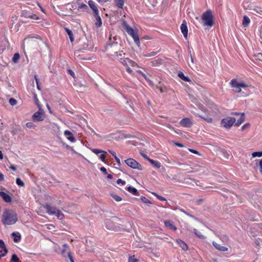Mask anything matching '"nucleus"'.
I'll return each mask as SVG.
<instances>
[{"instance_id": "nucleus-14", "label": "nucleus", "mask_w": 262, "mask_h": 262, "mask_svg": "<svg viewBox=\"0 0 262 262\" xmlns=\"http://www.w3.org/2000/svg\"><path fill=\"white\" fill-rule=\"evenodd\" d=\"M33 119L35 121H40L43 120V117L42 113L38 111L33 115Z\"/></svg>"}, {"instance_id": "nucleus-27", "label": "nucleus", "mask_w": 262, "mask_h": 262, "mask_svg": "<svg viewBox=\"0 0 262 262\" xmlns=\"http://www.w3.org/2000/svg\"><path fill=\"white\" fill-rule=\"evenodd\" d=\"M96 16V22L95 23L96 26L97 27H100L102 25L101 19L99 15V13L97 15H95Z\"/></svg>"}, {"instance_id": "nucleus-22", "label": "nucleus", "mask_w": 262, "mask_h": 262, "mask_svg": "<svg viewBox=\"0 0 262 262\" xmlns=\"http://www.w3.org/2000/svg\"><path fill=\"white\" fill-rule=\"evenodd\" d=\"M178 76L180 78L185 81L189 82L191 81L190 79L188 77L185 76L184 73L182 72H179Z\"/></svg>"}, {"instance_id": "nucleus-54", "label": "nucleus", "mask_w": 262, "mask_h": 262, "mask_svg": "<svg viewBox=\"0 0 262 262\" xmlns=\"http://www.w3.org/2000/svg\"><path fill=\"white\" fill-rule=\"evenodd\" d=\"M114 56L116 57L119 60L120 58H122L121 53L118 54L117 52H115Z\"/></svg>"}, {"instance_id": "nucleus-10", "label": "nucleus", "mask_w": 262, "mask_h": 262, "mask_svg": "<svg viewBox=\"0 0 262 262\" xmlns=\"http://www.w3.org/2000/svg\"><path fill=\"white\" fill-rule=\"evenodd\" d=\"M23 16L25 18H31L35 20L39 19V17L37 16L36 14L31 13L28 11H24L23 13Z\"/></svg>"}, {"instance_id": "nucleus-49", "label": "nucleus", "mask_w": 262, "mask_h": 262, "mask_svg": "<svg viewBox=\"0 0 262 262\" xmlns=\"http://www.w3.org/2000/svg\"><path fill=\"white\" fill-rule=\"evenodd\" d=\"M6 248V245L2 239H0V248L3 249Z\"/></svg>"}, {"instance_id": "nucleus-13", "label": "nucleus", "mask_w": 262, "mask_h": 262, "mask_svg": "<svg viewBox=\"0 0 262 262\" xmlns=\"http://www.w3.org/2000/svg\"><path fill=\"white\" fill-rule=\"evenodd\" d=\"M64 135L67 137V139L72 142L75 141V139L73 134L69 130H66L64 132Z\"/></svg>"}, {"instance_id": "nucleus-31", "label": "nucleus", "mask_w": 262, "mask_h": 262, "mask_svg": "<svg viewBox=\"0 0 262 262\" xmlns=\"http://www.w3.org/2000/svg\"><path fill=\"white\" fill-rule=\"evenodd\" d=\"M19 59H20V55H19V53H16L14 54L12 60L14 63H17L18 62V61L19 60Z\"/></svg>"}, {"instance_id": "nucleus-63", "label": "nucleus", "mask_w": 262, "mask_h": 262, "mask_svg": "<svg viewBox=\"0 0 262 262\" xmlns=\"http://www.w3.org/2000/svg\"><path fill=\"white\" fill-rule=\"evenodd\" d=\"M108 151L111 154V155L115 158V156H117L115 151L109 150Z\"/></svg>"}, {"instance_id": "nucleus-58", "label": "nucleus", "mask_w": 262, "mask_h": 262, "mask_svg": "<svg viewBox=\"0 0 262 262\" xmlns=\"http://www.w3.org/2000/svg\"><path fill=\"white\" fill-rule=\"evenodd\" d=\"M99 158L102 161H104L106 158V156L104 154H101Z\"/></svg>"}, {"instance_id": "nucleus-23", "label": "nucleus", "mask_w": 262, "mask_h": 262, "mask_svg": "<svg viewBox=\"0 0 262 262\" xmlns=\"http://www.w3.org/2000/svg\"><path fill=\"white\" fill-rule=\"evenodd\" d=\"M250 23V18L246 15H244L242 21V25L244 27H247Z\"/></svg>"}, {"instance_id": "nucleus-45", "label": "nucleus", "mask_w": 262, "mask_h": 262, "mask_svg": "<svg viewBox=\"0 0 262 262\" xmlns=\"http://www.w3.org/2000/svg\"><path fill=\"white\" fill-rule=\"evenodd\" d=\"M126 71L131 75L134 76V74L133 73V71L130 68L129 66L126 67Z\"/></svg>"}, {"instance_id": "nucleus-51", "label": "nucleus", "mask_w": 262, "mask_h": 262, "mask_svg": "<svg viewBox=\"0 0 262 262\" xmlns=\"http://www.w3.org/2000/svg\"><path fill=\"white\" fill-rule=\"evenodd\" d=\"M34 101H35V103L37 105H39V100L37 97V95L36 94H34Z\"/></svg>"}, {"instance_id": "nucleus-46", "label": "nucleus", "mask_w": 262, "mask_h": 262, "mask_svg": "<svg viewBox=\"0 0 262 262\" xmlns=\"http://www.w3.org/2000/svg\"><path fill=\"white\" fill-rule=\"evenodd\" d=\"M157 54V52H151L150 53H147L146 55H145V56L146 57H151L155 56Z\"/></svg>"}, {"instance_id": "nucleus-62", "label": "nucleus", "mask_w": 262, "mask_h": 262, "mask_svg": "<svg viewBox=\"0 0 262 262\" xmlns=\"http://www.w3.org/2000/svg\"><path fill=\"white\" fill-rule=\"evenodd\" d=\"M68 72L73 77H75V74L73 71H72L71 70H69Z\"/></svg>"}, {"instance_id": "nucleus-59", "label": "nucleus", "mask_w": 262, "mask_h": 262, "mask_svg": "<svg viewBox=\"0 0 262 262\" xmlns=\"http://www.w3.org/2000/svg\"><path fill=\"white\" fill-rule=\"evenodd\" d=\"M259 171L262 174V159L259 161Z\"/></svg>"}, {"instance_id": "nucleus-42", "label": "nucleus", "mask_w": 262, "mask_h": 262, "mask_svg": "<svg viewBox=\"0 0 262 262\" xmlns=\"http://www.w3.org/2000/svg\"><path fill=\"white\" fill-rule=\"evenodd\" d=\"M4 252V253H2V250H0V253H1V254H0V258L2 257H4L5 256L7 253H8V250L7 249V248H3L2 249Z\"/></svg>"}, {"instance_id": "nucleus-57", "label": "nucleus", "mask_w": 262, "mask_h": 262, "mask_svg": "<svg viewBox=\"0 0 262 262\" xmlns=\"http://www.w3.org/2000/svg\"><path fill=\"white\" fill-rule=\"evenodd\" d=\"M100 171L103 172L105 174H107L106 169L104 167H102L100 169Z\"/></svg>"}, {"instance_id": "nucleus-35", "label": "nucleus", "mask_w": 262, "mask_h": 262, "mask_svg": "<svg viewBox=\"0 0 262 262\" xmlns=\"http://www.w3.org/2000/svg\"><path fill=\"white\" fill-rule=\"evenodd\" d=\"M111 195L117 202H120L122 200V198L119 195L114 194H111Z\"/></svg>"}, {"instance_id": "nucleus-26", "label": "nucleus", "mask_w": 262, "mask_h": 262, "mask_svg": "<svg viewBox=\"0 0 262 262\" xmlns=\"http://www.w3.org/2000/svg\"><path fill=\"white\" fill-rule=\"evenodd\" d=\"M194 233L200 238L205 239L206 237L196 229H193Z\"/></svg>"}, {"instance_id": "nucleus-17", "label": "nucleus", "mask_w": 262, "mask_h": 262, "mask_svg": "<svg viewBox=\"0 0 262 262\" xmlns=\"http://www.w3.org/2000/svg\"><path fill=\"white\" fill-rule=\"evenodd\" d=\"M177 243L184 250H187L188 249V246L187 244L183 241L180 239H177L176 240Z\"/></svg>"}, {"instance_id": "nucleus-56", "label": "nucleus", "mask_w": 262, "mask_h": 262, "mask_svg": "<svg viewBox=\"0 0 262 262\" xmlns=\"http://www.w3.org/2000/svg\"><path fill=\"white\" fill-rule=\"evenodd\" d=\"M188 149L192 153H193V154H196V155H200L199 152L198 151H196V150H195V149H191V148H189Z\"/></svg>"}, {"instance_id": "nucleus-11", "label": "nucleus", "mask_w": 262, "mask_h": 262, "mask_svg": "<svg viewBox=\"0 0 262 262\" xmlns=\"http://www.w3.org/2000/svg\"><path fill=\"white\" fill-rule=\"evenodd\" d=\"M180 29L184 37L185 38H187L188 35V28L186 21H184L183 23L181 24Z\"/></svg>"}, {"instance_id": "nucleus-37", "label": "nucleus", "mask_w": 262, "mask_h": 262, "mask_svg": "<svg viewBox=\"0 0 262 262\" xmlns=\"http://www.w3.org/2000/svg\"><path fill=\"white\" fill-rule=\"evenodd\" d=\"M16 183L17 185L21 187H23L25 185L24 183L21 180V179L19 178H17L16 179Z\"/></svg>"}, {"instance_id": "nucleus-61", "label": "nucleus", "mask_w": 262, "mask_h": 262, "mask_svg": "<svg viewBox=\"0 0 262 262\" xmlns=\"http://www.w3.org/2000/svg\"><path fill=\"white\" fill-rule=\"evenodd\" d=\"M115 159L119 165H121L120 159L117 157L115 156Z\"/></svg>"}, {"instance_id": "nucleus-38", "label": "nucleus", "mask_w": 262, "mask_h": 262, "mask_svg": "<svg viewBox=\"0 0 262 262\" xmlns=\"http://www.w3.org/2000/svg\"><path fill=\"white\" fill-rule=\"evenodd\" d=\"M252 155L253 157H262V151L253 152Z\"/></svg>"}, {"instance_id": "nucleus-4", "label": "nucleus", "mask_w": 262, "mask_h": 262, "mask_svg": "<svg viewBox=\"0 0 262 262\" xmlns=\"http://www.w3.org/2000/svg\"><path fill=\"white\" fill-rule=\"evenodd\" d=\"M230 84L231 87L234 88V91L236 93H240L242 91V88L246 89L248 87V85L245 82L238 81L235 78L231 80Z\"/></svg>"}, {"instance_id": "nucleus-53", "label": "nucleus", "mask_w": 262, "mask_h": 262, "mask_svg": "<svg viewBox=\"0 0 262 262\" xmlns=\"http://www.w3.org/2000/svg\"><path fill=\"white\" fill-rule=\"evenodd\" d=\"M117 183L118 184H121L122 185H125V182L124 181H123L122 180H121V179H119L117 180Z\"/></svg>"}, {"instance_id": "nucleus-24", "label": "nucleus", "mask_w": 262, "mask_h": 262, "mask_svg": "<svg viewBox=\"0 0 262 262\" xmlns=\"http://www.w3.org/2000/svg\"><path fill=\"white\" fill-rule=\"evenodd\" d=\"M65 30L69 37L71 42H73L74 40V37L72 31L67 28H65Z\"/></svg>"}, {"instance_id": "nucleus-28", "label": "nucleus", "mask_w": 262, "mask_h": 262, "mask_svg": "<svg viewBox=\"0 0 262 262\" xmlns=\"http://www.w3.org/2000/svg\"><path fill=\"white\" fill-rule=\"evenodd\" d=\"M149 162L155 167L157 168H160V167H161V164L160 163L157 161H155L154 160H152L151 159L150 160H149Z\"/></svg>"}, {"instance_id": "nucleus-34", "label": "nucleus", "mask_w": 262, "mask_h": 262, "mask_svg": "<svg viewBox=\"0 0 262 262\" xmlns=\"http://www.w3.org/2000/svg\"><path fill=\"white\" fill-rule=\"evenodd\" d=\"M128 262H139V260L135 255H132L129 257Z\"/></svg>"}, {"instance_id": "nucleus-33", "label": "nucleus", "mask_w": 262, "mask_h": 262, "mask_svg": "<svg viewBox=\"0 0 262 262\" xmlns=\"http://www.w3.org/2000/svg\"><path fill=\"white\" fill-rule=\"evenodd\" d=\"M141 200L142 201V202L145 204H151V202L150 201L147 199L146 198V197L144 196H141Z\"/></svg>"}, {"instance_id": "nucleus-52", "label": "nucleus", "mask_w": 262, "mask_h": 262, "mask_svg": "<svg viewBox=\"0 0 262 262\" xmlns=\"http://www.w3.org/2000/svg\"><path fill=\"white\" fill-rule=\"evenodd\" d=\"M35 80H36V84H37V88L39 90H41V88L40 86V85H39V83H38V79L37 77V76L35 75Z\"/></svg>"}, {"instance_id": "nucleus-25", "label": "nucleus", "mask_w": 262, "mask_h": 262, "mask_svg": "<svg viewBox=\"0 0 262 262\" xmlns=\"http://www.w3.org/2000/svg\"><path fill=\"white\" fill-rule=\"evenodd\" d=\"M245 120V118L244 116V114H242L240 118L237 120L235 124V126H238L240 125Z\"/></svg>"}, {"instance_id": "nucleus-29", "label": "nucleus", "mask_w": 262, "mask_h": 262, "mask_svg": "<svg viewBox=\"0 0 262 262\" xmlns=\"http://www.w3.org/2000/svg\"><path fill=\"white\" fill-rule=\"evenodd\" d=\"M55 215H56L57 218H58L59 220H62L64 218V215L63 213L58 209L56 210V213Z\"/></svg>"}, {"instance_id": "nucleus-60", "label": "nucleus", "mask_w": 262, "mask_h": 262, "mask_svg": "<svg viewBox=\"0 0 262 262\" xmlns=\"http://www.w3.org/2000/svg\"><path fill=\"white\" fill-rule=\"evenodd\" d=\"M173 143L177 146H178V147H184V145L182 144H181V143H177V142H174Z\"/></svg>"}, {"instance_id": "nucleus-6", "label": "nucleus", "mask_w": 262, "mask_h": 262, "mask_svg": "<svg viewBox=\"0 0 262 262\" xmlns=\"http://www.w3.org/2000/svg\"><path fill=\"white\" fill-rule=\"evenodd\" d=\"M63 247V249L61 251L62 255L64 257H68L71 262H74L69 245L67 244H64Z\"/></svg>"}, {"instance_id": "nucleus-43", "label": "nucleus", "mask_w": 262, "mask_h": 262, "mask_svg": "<svg viewBox=\"0 0 262 262\" xmlns=\"http://www.w3.org/2000/svg\"><path fill=\"white\" fill-rule=\"evenodd\" d=\"M9 103L11 105L14 106L17 104V101L14 98H11L9 99Z\"/></svg>"}, {"instance_id": "nucleus-3", "label": "nucleus", "mask_w": 262, "mask_h": 262, "mask_svg": "<svg viewBox=\"0 0 262 262\" xmlns=\"http://www.w3.org/2000/svg\"><path fill=\"white\" fill-rule=\"evenodd\" d=\"M122 25L127 33L133 37L135 43L138 46H139L140 40L137 30H134L133 28L130 27L125 21H123Z\"/></svg>"}, {"instance_id": "nucleus-9", "label": "nucleus", "mask_w": 262, "mask_h": 262, "mask_svg": "<svg viewBox=\"0 0 262 262\" xmlns=\"http://www.w3.org/2000/svg\"><path fill=\"white\" fill-rule=\"evenodd\" d=\"M45 208L47 211V212L50 215H54L56 213V208L55 207H52L49 204H46Z\"/></svg>"}, {"instance_id": "nucleus-39", "label": "nucleus", "mask_w": 262, "mask_h": 262, "mask_svg": "<svg viewBox=\"0 0 262 262\" xmlns=\"http://www.w3.org/2000/svg\"><path fill=\"white\" fill-rule=\"evenodd\" d=\"M11 260L13 262H20V260H19L18 257L15 254H14L12 255V257H11Z\"/></svg>"}, {"instance_id": "nucleus-50", "label": "nucleus", "mask_w": 262, "mask_h": 262, "mask_svg": "<svg viewBox=\"0 0 262 262\" xmlns=\"http://www.w3.org/2000/svg\"><path fill=\"white\" fill-rule=\"evenodd\" d=\"M220 238L222 241L224 242H227L228 241V237L226 235L221 236Z\"/></svg>"}, {"instance_id": "nucleus-21", "label": "nucleus", "mask_w": 262, "mask_h": 262, "mask_svg": "<svg viewBox=\"0 0 262 262\" xmlns=\"http://www.w3.org/2000/svg\"><path fill=\"white\" fill-rule=\"evenodd\" d=\"M120 61L121 63L125 67L128 66L129 65V62H130V59L128 58H120Z\"/></svg>"}, {"instance_id": "nucleus-2", "label": "nucleus", "mask_w": 262, "mask_h": 262, "mask_svg": "<svg viewBox=\"0 0 262 262\" xmlns=\"http://www.w3.org/2000/svg\"><path fill=\"white\" fill-rule=\"evenodd\" d=\"M201 17L204 26L209 28L213 26L214 24L213 16L210 10H208L203 13Z\"/></svg>"}, {"instance_id": "nucleus-18", "label": "nucleus", "mask_w": 262, "mask_h": 262, "mask_svg": "<svg viewBox=\"0 0 262 262\" xmlns=\"http://www.w3.org/2000/svg\"><path fill=\"white\" fill-rule=\"evenodd\" d=\"M164 225L166 227L170 229H172L173 230H177V227L173 225L172 222H171L170 221H165L164 222Z\"/></svg>"}, {"instance_id": "nucleus-55", "label": "nucleus", "mask_w": 262, "mask_h": 262, "mask_svg": "<svg viewBox=\"0 0 262 262\" xmlns=\"http://www.w3.org/2000/svg\"><path fill=\"white\" fill-rule=\"evenodd\" d=\"M129 66L132 67L137 66V64L134 61L130 60V62H129Z\"/></svg>"}, {"instance_id": "nucleus-40", "label": "nucleus", "mask_w": 262, "mask_h": 262, "mask_svg": "<svg viewBox=\"0 0 262 262\" xmlns=\"http://www.w3.org/2000/svg\"><path fill=\"white\" fill-rule=\"evenodd\" d=\"M198 116L200 117V118L203 119L204 120L206 121L207 122L210 123L212 121V119L210 117H203V116H202L201 115H198Z\"/></svg>"}, {"instance_id": "nucleus-36", "label": "nucleus", "mask_w": 262, "mask_h": 262, "mask_svg": "<svg viewBox=\"0 0 262 262\" xmlns=\"http://www.w3.org/2000/svg\"><path fill=\"white\" fill-rule=\"evenodd\" d=\"M106 224V227L107 228L113 229V226H111V224H113L110 220H107L106 222H105Z\"/></svg>"}, {"instance_id": "nucleus-19", "label": "nucleus", "mask_w": 262, "mask_h": 262, "mask_svg": "<svg viewBox=\"0 0 262 262\" xmlns=\"http://www.w3.org/2000/svg\"><path fill=\"white\" fill-rule=\"evenodd\" d=\"M12 236L14 237L13 241L15 243L19 242L21 239L20 234L18 232H13Z\"/></svg>"}, {"instance_id": "nucleus-8", "label": "nucleus", "mask_w": 262, "mask_h": 262, "mask_svg": "<svg viewBox=\"0 0 262 262\" xmlns=\"http://www.w3.org/2000/svg\"><path fill=\"white\" fill-rule=\"evenodd\" d=\"M180 124L184 127H190L192 126V122L189 118H185L180 121Z\"/></svg>"}, {"instance_id": "nucleus-12", "label": "nucleus", "mask_w": 262, "mask_h": 262, "mask_svg": "<svg viewBox=\"0 0 262 262\" xmlns=\"http://www.w3.org/2000/svg\"><path fill=\"white\" fill-rule=\"evenodd\" d=\"M0 196L7 203H10L12 202L11 197L8 194L5 193V192L1 191Z\"/></svg>"}, {"instance_id": "nucleus-41", "label": "nucleus", "mask_w": 262, "mask_h": 262, "mask_svg": "<svg viewBox=\"0 0 262 262\" xmlns=\"http://www.w3.org/2000/svg\"><path fill=\"white\" fill-rule=\"evenodd\" d=\"M155 196L157 197V199H158L160 201H166V199H165L164 197L158 194L157 193L155 192L152 193Z\"/></svg>"}, {"instance_id": "nucleus-48", "label": "nucleus", "mask_w": 262, "mask_h": 262, "mask_svg": "<svg viewBox=\"0 0 262 262\" xmlns=\"http://www.w3.org/2000/svg\"><path fill=\"white\" fill-rule=\"evenodd\" d=\"M140 154L141 155V156L146 160H147V161H148L149 162V160H151V159L149 158L147 156V155L144 154L143 152H140Z\"/></svg>"}, {"instance_id": "nucleus-47", "label": "nucleus", "mask_w": 262, "mask_h": 262, "mask_svg": "<svg viewBox=\"0 0 262 262\" xmlns=\"http://www.w3.org/2000/svg\"><path fill=\"white\" fill-rule=\"evenodd\" d=\"M78 9L86 10L88 9V6L85 4H81L79 6Z\"/></svg>"}, {"instance_id": "nucleus-20", "label": "nucleus", "mask_w": 262, "mask_h": 262, "mask_svg": "<svg viewBox=\"0 0 262 262\" xmlns=\"http://www.w3.org/2000/svg\"><path fill=\"white\" fill-rule=\"evenodd\" d=\"M127 190L128 192L132 193L135 195H139V192L137 189L132 186H128L127 188Z\"/></svg>"}, {"instance_id": "nucleus-15", "label": "nucleus", "mask_w": 262, "mask_h": 262, "mask_svg": "<svg viewBox=\"0 0 262 262\" xmlns=\"http://www.w3.org/2000/svg\"><path fill=\"white\" fill-rule=\"evenodd\" d=\"M212 244L214 246V247L217 250L222 251V252H225L228 250V248L226 247L225 246H222L220 244H217V243L215 242H212Z\"/></svg>"}, {"instance_id": "nucleus-32", "label": "nucleus", "mask_w": 262, "mask_h": 262, "mask_svg": "<svg viewBox=\"0 0 262 262\" xmlns=\"http://www.w3.org/2000/svg\"><path fill=\"white\" fill-rule=\"evenodd\" d=\"M91 150L93 153H94L96 155H98L99 154H100V153H105L106 152V151H105L104 150L97 149V148L92 149Z\"/></svg>"}, {"instance_id": "nucleus-16", "label": "nucleus", "mask_w": 262, "mask_h": 262, "mask_svg": "<svg viewBox=\"0 0 262 262\" xmlns=\"http://www.w3.org/2000/svg\"><path fill=\"white\" fill-rule=\"evenodd\" d=\"M89 5L90 8L93 10L95 15H97L99 13V11L95 5V3L93 1H89Z\"/></svg>"}, {"instance_id": "nucleus-44", "label": "nucleus", "mask_w": 262, "mask_h": 262, "mask_svg": "<svg viewBox=\"0 0 262 262\" xmlns=\"http://www.w3.org/2000/svg\"><path fill=\"white\" fill-rule=\"evenodd\" d=\"M26 126L29 128H34L35 127V125L32 122L27 123Z\"/></svg>"}, {"instance_id": "nucleus-7", "label": "nucleus", "mask_w": 262, "mask_h": 262, "mask_svg": "<svg viewBox=\"0 0 262 262\" xmlns=\"http://www.w3.org/2000/svg\"><path fill=\"white\" fill-rule=\"evenodd\" d=\"M124 161L125 163L130 167L138 170H142L141 165L133 159L129 158L125 160Z\"/></svg>"}, {"instance_id": "nucleus-30", "label": "nucleus", "mask_w": 262, "mask_h": 262, "mask_svg": "<svg viewBox=\"0 0 262 262\" xmlns=\"http://www.w3.org/2000/svg\"><path fill=\"white\" fill-rule=\"evenodd\" d=\"M116 5L119 8H123L124 1V0H115Z\"/></svg>"}, {"instance_id": "nucleus-64", "label": "nucleus", "mask_w": 262, "mask_h": 262, "mask_svg": "<svg viewBox=\"0 0 262 262\" xmlns=\"http://www.w3.org/2000/svg\"><path fill=\"white\" fill-rule=\"evenodd\" d=\"M10 168L14 171H15L16 170V167L15 166L12 165L10 166Z\"/></svg>"}, {"instance_id": "nucleus-5", "label": "nucleus", "mask_w": 262, "mask_h": 262, "mask_svg": "<svg viewBox=\"0 0 262 262\" xmlns=\"http://www.w3.org/2000/svg\"><path fill=\"white\" fill-rule=\"evenodd\" d=\"M235 119L233 117H228L221 120V125L222 126L229 128L235 123Z\"/></svg>"}, {"instance_id": "nucleus-1", "label": "nucleus", "mask_w": 262, "mask_h": 262, "mask_svg": "<svg viewBox=\"0 0 262 262\" xmlns=\"http://www.w3.org/2000/svg\"><path fill=\"white\" fill-rule=\"evenodd\" d=\"M18 221L17 214L12 209H6L2 216V222L5 225H11Z\"/></svg>"}]
</instances>
